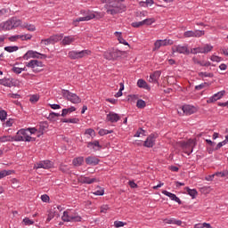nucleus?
Returning <instances> with one entry per match:
<instances>
[{
	"instance_id": "obj_1",
	"label": "nucleus",
	"mask_w": 228,
	"mask_h": 228,
	"mask_svg": "<svg viewBox=\"0 0 228 228\" xmlns=\"http://www.w3.org/2000/svg\"><path fill=\"white\" fill-rule=\"evenodd\" d=\"M126 0H102V3H106L105 10L108 15H118V13H123L126 12V4H122Z\"/></svg>"
},
{
	"instance_id": "obj_2",
	"label": "nucleus",
	"mask_w": 228,
	"mask_h": 228,
	"mask_svg": "<svg viewBox=\"0 0 228 228\" xmlns=\"http://www.w3.org/2000/svg\"><path fill=\"white\" fill-rule=\"evenodd\" d=\"M14 142H35V138L29 135V130L28 129H20L17 132V134L12 137Z\"/></svg>"
},
{
	"instance_id": "obj_3",
	"label": "nucleus",
	"mask_w": 228,
	"mask_h": 228,
	"mask_svg": "<svg viewBox=\"0 0 228 228\" xmlns=\"http://www.w3.org/2000/svg\"><path fill=\"white\" fill-rule=\"evenodd\" d=\"M92 54V51L90 50H82V51H70L68 53V56L70 60H81V58H86V56H90Z\"/></svg>"
},
{
	"instance_id": "obj_4",
	"label": "nucleus",
	"mask_w": 228,
	"mask_h": 228,
	"mask_svg": "<svg viewBox=\"0 0 228 228\" xmlns=\"http://www.w3.org/2000/svg\"><path fill=\"white\" fill-rule=\"evenodd\" d=\"M61 94L62 96L67 99V101H69V102H72V104H79V102H81V98L77 96V94L70 93L69 90L63 89Z\"/></svg>"
},
{
	"instance_id": "obj_5",
	"label": "nucleus",
	"mask_w": 228,
	"mask_h": 228,
	"mask_svg": "<svg viewBox=\"0 0 228 228\" xmlns=\"http://www.w3.org/2000/svg\"><path fill=\"white\" fill-rule=\"evenodd\" d=\"M26 67L28 69H32L33 72L38 73L42 72L44 62L38 60H31L30 61L26 63Z\"/></svg>"
},
{
	"instance_id": "obj_6",
	"label": "nucleus",
	"mask_w": 228,
	"mask_h": 228,
	"mask_svg": "<svg viewBox=\"0 0 228 228\" xmlns=\"http://www.w3.org/2000/svg\"><path fill=\"white\" fill-rule=\"evenodd\" d=\"M122 54V51L117 49H110L103 53V57L105 58V60L109 61L118 60V58H121Z\"/></svg>"
},
{
	"instance_id": "obj_7",
	"label": "nucleus",
	"mask_w": 228,
	"mask_h": 228,
	"mask_svg": "<svg viewBox=\"0 0 228 228\" xmlns=\"http://www.w3.org/2000/svg\"><path fill=\"white\" fill-rule=\"evenodd\" d=\"M63 222H81L82 218L77 214H72V212L64 211L61 216Z\"/></svg>"
},
{
	"instance_id": "obj_8",
	"label": "nucleus",
	"mask_w": 228,
	"mask_h": 228,
	"mask_svg": "<svg viewBox=\"0 0 228 228\" xmlns=\"http://www.w3.org/2000/svg\"><path fill=\"white\" fill-rule=\"evenodd\" d=\"M63 38V34H57L50 37L46 39H42L41 44H44L45 45H54V44H57V42H60Z\"/></svg>"
},
{
	"instance_id": "obj_9",
	"label": "nucleus",
	"mask_w": 228,
	"mask_h": 228,
	"mask_svg": "<svg viewBox=\"0 0 228 228\" xmlns=\"http://www.w3.org/2000/svg\"><path fill=\"white\" fill-rule=\"evenodd\" d=\"M23 60H29L30 58H37L40 60H44L47 58V55L42 54L37 51L33 50H28L24 55H23Z\"/></svg>"
},
{
	"instance_id": "obj_10",
	"label": "nucleus",
	"mask_w": 228,
	"mask_h": 228,
	"mask_svg": "<svg viewBox=\"0 0 228 228\" xmlns=\"http://www.w3.org/2000/svg\"><path fill=\"white\" fill-rule=\"evenodd\" d=\"M172 52L173 53H178V54H185L188 56L190 54V48H188L187 45H176L172 47Z\"/></svg>"
},
{
	"instance_id": "obj_11",
	"label": "nucleus",
	"mask_w": 228,
	"mask_h": 228,
	"mask_svg": "<svg viewBox=\"0 0 228 228\" xmlns=\"http://www.w3.org/2000/svg\"><path fill=\"white\" fill-rule=\"evenodd\" d=\"M205 32L204 30H188L183 33V37L185 38L196 37L199 38L200 37H204Z\"/></svg>"
},
{
	"instance_id": "obj_12",
	"label": "nucleus",
	"mask_w": 228,
	"mask_h": 228,
	"mask_svg": "<svg viewBox=\"0 0 228 228\" xmlns=\"http://www.w3.org/2000/svg\"><path fill=\"white\" fill-rule=\"evenodd\" d=\"M34 168H36V170H38V168L49 170V168H53V162H51V160H42L35 164Z\"/></svg>"
},
{
	"instance_id": "obj_13",
	"label": "nucleus",
	"mask_w": 228,
	"mask_h": 228,
	"mask_svg": "<svg viewBox=\"0 0 228 228\" xmlns=\"http://www.w3.org/2000/svg\"><path fill=\"white\" fill-rule=\"evenodd\" d=\"M224 95H225V90L220 91V92L215 94L214 95H212L211 97H209L207 100V102H208V104L216 102V101H220V99H222V97H224Z\"/></svg>"
},
{
	"instance_id": "obj_14",
	"label": "nucleus",
	"mask_w": 228,
	"mask_h": 228,
	"mask_svg": "<svg viewBox=\"0 0 228 228\" xmlns=\"http://www.w3.org/2000/svg\"><path fill=\"white\" fill-rule=\"evenodd\" d=\"M78 182L81 184H94V183H98L99 180L97 178H90L88 176L81 175L78 178Z\"/></svg>"
},
{
	"instance_id": "obj_15",
	"label": "nucleus",
	"mask_w": 228,
	"mask_h": 228,
	"mask_svg": "<svg viewBox=\"0 0 228 228\" xmlns=\"http://www.w3.org/2000/svg\"><path fill=\"white\" fill-rule=\"evenodd\" d=\"M0 85L12 88V86H17V80L13 78H3L0 79Z\"/></svg>"
},
{
	"instance_id": "obj_16",
	"label": "nucleus",
	"mask_w": 228,
	"mask_h": 228,
	"mask_svg": "<svg viewBox=\"0 0 228 228\" xmlns=\"http://www.w3.org/2000/svg\"><path fill=\"white\" fill-rule=\"evenodd\" d=\"M182 110L184 115H193V113H197V107L193 105H183Z\"/></svg>"
},
{
	"instance_id": "obj_17",
	"label": "nucleus",
	"mask_w": 228,
	"mask_h": 228,
	"mask_svg": "<svg viewBox=\"0 0 228 228\" xmlns=\"http://www.w3.org/2000/svg\"><path fill=\"white\" fill-rule=\"evenodd\" d=\"M107 122H110L111 124H115L120 120V116L115 112H110L106 117Z\"/></svg>"
},
{
	"instance_id": "obj_18",
	"label": "nucleus",
	"mask_w": 228,
	"mask_h": 228,
	"mask_svg": "<svg viewBox=\"0 0 228 228\" xmlns=\"http://www.w3.org/2000/svg\"><path fill=\"white\" fill-rule=\"evenodd\" d=\"M13 29L12 20H8L5 22L0 23V31H10Z\"/></svg>"
},
{
	"instance_id": "obj_19",
	"label": "nucleus",
	"mask_w": 228,
	"mask_h": 228,
	"mask_svg": "<svg viewBox=\"0 0 228 228\" xmlns=\"http://www.w3.org/2000/svg\"><path fill=\"white\" fill-rule=\"evenodd\" d=\"M92 19H95V13H94L92 12H88L87 15H86L84 17L77 18L75 20V22H85V21L92 20Z\"/></svg>"
},
{
	"instance_id": "obj_20",
	"label": "nucleus",
	"mask_w": 228,
	"mask_h": 228,
	"mask_svg": "<svg viewBox=\"0 0 228 228\" xmlns=\"http://www.w3.org/2000/svg\"><path fill=\"white\" fill-rule=\"evenodd\" d=\"M100 162L101 160L97 157L89 156L86 158V165H90L91 167H96V165Z\"/></svg>"
},
{
	"instance_id": "obj_21",
	"label": "nucleus",
	"mask_w": 228,
	"mask_h": 228,
	"mask_svg": "<svg viewBox=\"0 0 228 228\" xmlns=\"http://www.w3.org/2000/svg\"><path fill=\"white\" fill-rule=\"evenodd\" d=\"M87 148L88 149H93V151H101V149H102V145H101L99 143V141H94V142H87Z\"/></svg>"
},
{
	"instance_id": "obj_22",
	"label": "nucleus",
	"mask_w": 228,
	"mask_h": 228,
	"mask_svg": "<svg viewBox=\"0 0 228 228\" xmlns=\"http://www.w3.org/2000/svg\"><path fill=\"white\" fill-rule=\"evenodd\" d=\"M162 193L163 195H166V197H169L171 200L177 202V204H183V201H181V199H179L175 194L169 192L167 191H162Z\"/></svg>"
},
{
	"instance_id": "obj_23",
	"label": "nucleus",
	"mask_w": 228,
	"mask_h": 228,
	"mask_svg": "<svg viewBox=\"0 0 228 228\" xmlns=\"http://www.w3.org/2000/svg\"><path fill=\"white\" fill-rule=\"evenodd\" d=\"M76 42V37L74 36H66L61 40L62 45H70V44H74Z\"/></svg>"
},
{
	"instance_id": "obj_24",
	"label": "nucleus",
	"mask_w": 228,
	"mask_h": 228,
	"mask_svg": "<svg viewBox=\"0 0 228 228\" xmlns=\"http://www.w3.org/2000/svg\"><path fill=\"white\" fill-rule=\"evenodd\" d=\"M60 214L58 213V210H56V208H51L46 221L51 222L53 218H58Z\"/></svg>"
},
{
	"instance_id": "obj_25",
	"label": "nucleus",
	"mask_w": 228,
	"mask_h": 228,
	"mask_svg": "<svg viewBox=\"0 0 228 228\" xmlns=\"http://www.w3.org/2000/svg\"><path fill=\"white\" fill-rule=\"evenodd\" d=\"M160 77H161V71H159V70L154 71L150 76L149 82L150 83H158V79H159Z\"/></svg>"
},
{
	"instance_id": "obj_26",
	"label": "nucleus",
	"mask_w": 228,
	"mask_h": 228,
	"mask_svg": "<svg viewBox=\"0 0 228 228\" xmlns=\"http://www.w3.org/2000/svg\"><path fill=\"white\" fill-rule=\"evenodd\" d=\"M154 134H151L150 136L147 137L146 141H144V147H148V148H151V147H154Z\"/></svg>"
},
{
	"instance_id": "obj_27",
	"label": "nucleus",
	"mask_w": 228,
	"mask_h": 228,
	"mask_svg": "<svg viewBox=\"0 0 228 228\" xmlns=\"http://www.w3.org/2000/svg\"><path fill=\"white\" fill-rule=\"evenodd\" d=\"M11 22L12 24V29H15V28H19V26L22 28V20H20L17 17L11 18Z\"/></svg>"
},
{
	"instance_id": "obj_28",
	"label": "nucleus",
	"mask_w": 228,
	"mask_h": 228,
	"mask_svg": "<svg viewBox=\"0 0 228 228\" xmlns=\"http://www.w3.org/2000/svg\"><path fill=\"white\" fill-rule=\"evenodd\" d=\"M137 86L139 88H144V90H151L149 84H147V82L142 78L137 81Z\"/></svg>"
},
{
	"instance_id": "obj_29",
	"label": "nucleus",
	"mask_w": 228,
	"mask_h": 228,
	"mask_svg": "<svg viewBox=\"0 0 228 228\" xmlns=\"http://www.w3.org/2000/svg\"><path fill=\"white\" fill-rule=\"evenodd\" d=\"M200 53L201 54H208V53H211L213 51V45H205L204 46L200 47Z\"/></svg>"
},
{
	"instance_id": "obj_30",
	"label": "nucleus",
	"mask_w": 228,
	"mask_h": 228,
	"mask_svg": "<svg viewBox=\"0 0 228 228\" xmlns=\"http://www.w3.org/2000/svg\"><path fill=\"white\" fill-rule=\"evenodd\" d=\"M114 35H116V37H118V40L119 44H123V45L129 46V43H127V41H126V39H124V37H122V32H115Z\"/></svg>"
},
{
	"instance_id": "obj_31",
	"label": "nucleus",
	"mask_w": 228,
	"mask_h": 228,
	"mask_svg": "<svg viewBox=\"0 0 228 228\" xmlns=\"http://www.w3.org/2000/svg\"><path fill=\"white\" fill-rule=\"evenodd\" d=\"M73 111H76V107H74V106H71L68 109H63L61 116L67 117V115H69V113H73Z\"/></svg>"
},
{
	"instance_id": "obj_32",
	"label": "nucleus",
	"mask_w": 228,
	"mask_h": 228,
	"mask_svg": "<svg viewBox=\"0 0 228 228\" xmlns=\"http://www.w3.org/2000/svg\"><path fill=\"white\" fill-rule=\"evenodd\" d=\"M22 29H28V31H37V27L33 24L24 23L21 25Z\"/></svg>"
},
{
	"instance_id": "obj_33",
	"label": "nucleus",
	"mask_w": 228,
	"mask_h": 228,
	"mask_svg": "<svg viewBox=\"0 0 228 228\" xmlns=\"http://www.w3.org/2000/svg\"><path fill=\"white\" fill-rule=\"evenodd\" d=\"M85 163V158L83 157H77V159H73V165L74 167H81Z\"/></svg>"
},
{
	"instance_id": "obj_34",
	"label": "nucleus",
	"mask_w": 228,
	"mask_h": 228,
	"mask_svg": "<svg viewBox=\"0 0 228 228\" xmlns=\"http://www.w3.org/2000/svg\"><path fill=\"white\" fill-rule=\"evenodd\" d=\"M165 222L167 224H173L175 225H181L183 224V221L176 220L175 218L166 219Z\"/></svg>"
},
{
	"instance_id": "obj_35",
	"label": "nucleus",
	"mask_w": 228,
	"mask_h": 228,
	"mask_svg": "<svg viewBox=\"0 0 228 228\" xmlns=\"http://www.w3.org/2000/svg\"><path fill=\"white\" fill-rule=\"evenodd\" d=\"M185 190H186L188 195L192 197V199H195V197H197V194H198L197 190L190 189V187H186Z\"/></svg>"
},
{
	"instance_id": "obj_36",
	"label": "nucleus",
	"mask_w": 228,
	"mask_h": 228,
	"mask_svg": "<svg viewBox=\"0 0 228 228\" xmlns=\"http://www.w3.org/2000/svg\"><path fill=\"white\" fill-rule=\"evenodd\" d=\"M193 143H195V142H193V140L190 139L188 142H182L181 147H183V149H188V147H191V145H193Z\"/></svg>"
},
{
	"instance_id": "obj_37",
	"label": "nucleus",
	"mask_w": 228,
	"mask_h": 228,
	"mask_svg": "<svg viewBox=\"0 0 228 228\" xmlns=\"http://www.w3.org/2000/svg\"><path fill=\"white\" fill-rule=\"evenodd\" d=\"M156 22V20L154 18H148L142 20V24L144 26H151Z\"/></svg>"
},
{
	"instance_id": "obj_38",
	"label": "nucleus",
	"mask_w": 228,
	"mask_h": 228,
	"mask_svg": "<svg viewBox=\"0 0 228 228\" xmlns=\"http://www.w3.org/2000/svg\"><path fill=\"white\" fill-rule=\"evenodd\" d=\"M159 42L162 47L165 45H172L174 44V41L172 39L159 40Z\"/></svg>"
},
{
	"instance_id": "obj_39",
	"label": "nucleus",
	"mask_w": 228,
	"mask_h": 228,
	"mask_svg": "<svg viewBox=\"0 0 228 228\" xmlns=\"http://www.w3.org/2000/svg\"><path fill=\"white\" fill-rule=\"evenodd\" d=\"M111 133H113V130H106L104 128H101L98 132V134H100V136H104L106 134H111Z\"/></svg>"
},
{
	"instance_id": "obj_40",
	"label": "nucleus",
	"mask_w": 228,
	"mask_h": 228,
	"mask_svg": "<svg viewBox=\"0 0 228 228\" xmlns=\"http://www.w3.org/2000/svg\"><path fill=\"white\" fill-rule=\"evenodd\" d=\"M136 106H137V108H139V110H143V108H145V106H147V103H145V101L140 99L137 101Z\"/></svg>"
},
{
	"instance_id": "obj_41",
	"label": "nucleus",
	"mask_w": 228,
	"mask_h": 228,
	"mask_svg": "<svg viewBox=\"0 0 228 228\" xmlns=\"http://www.w3.org/2000/svg\"><path fill=\"white\" fill-rule=\"evenodd\" d=\"M4 51L7 53H15L16 51H19V46H5Z\"/></svg>"
},
{
	"instance_id": "obj_42",
	"label": "nucleus",
	"mask_w": 228,
	"mask_h": 228,
	"mask_svg": "<svg viewBox=\"0 0 228 228\" xmlns=\"http://www.w3.org/2000/svg\"><path fill=\"white\" fill-rule=\"evenodd\" d=\"M12 175V171L11 170H2L0 171V179H4V177H6V175Z\"/></svg>"
},
{
	"instance_id": "obj_43",
	"label": "nucleus",
	"mask_w": 228,
	"mask_h": 228,
	"mask_svg": "<svg viewBox=\"0 0 228 228\" xmlns=\"http://www.w3.org/2000/svg\"><path fill=\"white\" fill-rule=\"evenodd\" d=\"M39 100H40V96H38V94H33L29 98V101L30 102H32V104H35V102H38Z\"/></svg>"
},
{
	"instance_id": "obj_44",
	"label": "nucleus",
	"mask_w": 228,
	"mask_h": 228,
	"mask_svg": "<svg viewBox=\"0 0 228 228\" xmlns=\"http://www.w3.org/2000/svg\"><path fill=\"white\" fill-rule=\"evenodd\" d=\"M145 136V130H143L142 128H139L135 134L134 135L135 138H140V135Z\"/></svg>"
},
{
	"instance_id": "obj_45",
	"label": "nucleus",
	"mask_w": 228,
	"mask_h": 228,
	"mask_svg": "<svg viewBox=\"0 0 228 228\" xmlns=\"http://www.w3.org/2000/svg\"><path fill=\"white\" fill-rule=\"evenodd\" d=\"M200 77H213V73H208V72H200L198 74Z\"/></svg>"
},
{
	"instance_id": "obj_46",
	"label": "nucleus",
	"mask_w": 228,
	"mask_h": 228,
	"mask_svg": "<svg viewBox=\"0 0 228 228\" xmlns=\"http://www.w3.org/2000/svg\"><path fill=\"white\" fill-rule=\"evenodd\" d=\"M85 134H88L89 136L94 138V136H95V130H94L92 128H88L86 130Z\"/></svg>"
},
{
	"instance_id": "obj_47",
	"label": "nucleus",
	"mask_w": 228,
	"mask_h": 228,
	"mask_svg": "<svg viewBox=\"0 0 228 228\" xmlns=\"http://www.w3.org/2000/svg\"><path fill=\"white\" fill-rule=\"evenodd\" d=\"M6 117H8L6 110H0V120H2V122L6 120Z\"/></svg>"
},
{
	"instance_id": "obj_48",
	"label": "nucleus",
	"mask_w": 228,
	"mask_h": 228,
	"mask_svg": "<svg viewBox=\"0 0 228 228\" xmlns=\"http://www.w3.org/2000/svg\"><path fill=\"white\" fill-rule=\"evenodd\" d=\"M47 128V123H40L39 125V133L43 134L44 131Z\"/></svg>"
},
{
	"instance_id": "obj_49",
	"label": "nucleus",
	"mask_w": 228,
	"mask_h": 228,
	"mask_svg": "<svg viewBox=\"0 0 228 228\" xmlns=\"http://www.w3.org/2000/svg\"><path fill=\"white\" fill-rule=\"evenodd\" d=\"M131 26H132V28H142V26H144L143 20L132 22Z\"/></svg>"
},
{
	"instance_id": "obj_50",
	"label": "nucleus",
	"mask_w": 228,
	"mask_h": 228,
	"mask_svg": "<svg viewBox=\"0 0 228 228\" xmlns=\"http://www.w3.org/2000/svg\"><path fill=\"white\" fill-rule=\"evenodd\" d=\"M11 140H12L11 136L4 135L0 137V143H4V142H11Z\"/></svg>"
},
{
	"instance_id": "obj_51",
	"label": "nucleus",
	"mask_w": 228,
	"mask_h": 228,
	"mask_svg": "<svg viewBox=\"0 0 228 228\" xmlns=\"http://www.w3.org/2000/svg\"><path fill=\"white\" fill-rule=\"evenodd\" d=\"M126 224L122 222V221H115L114 222V226L116 228H119V227H124V225H126Z\"/></svg>"
},
{
	"instance_id": "obj_52",
	"label": "nucleus",
	"mask_w": 228,
	"mask_h": 228,
	"mask_svg": "<svg viewBox=\"0 0 228 228\" xmlns=\"http://www.w3.org/2000/svg\"><path fill=\"white\" fill-rule=\"evenodd\" d=\"M23 223L25 224V225H33L35 224V222L30 220L28 217H25L23 219Z\"/></svg>"
},
{
	"instance_id": "obj_53",
	"label": "nucleus",
	"mask_w": 228,
	"mask_h": 228,
	"mask_svg": "<svg viewBox=\"0 0 228 228\" xmlns=\"http://www.w3.org/2000/svg\"><path fill=\"white\" fill-rule=\"evenodd\" d=\"M216 175L217 177H227L228 171L217 172V173H216Z\"/></svg>"
},
{
	"instance_id": "obj_54",
	"label": "nucleus",
	"mask_w": 228,
	"mask_h": 228,
	"mask_svg": "<svg viewBox=\"0 0 228 228\" xmlns=\"http://www.w3.org/2000/svg\"><path fill=\"white\" fill-rule=\"evenodd\" d=\"M31 38H33V36L31 34L21 35V40L22 41L31 40Z\"/></svg>"
},
{
	"instance_id": "obj_55",
	"label": "nucleus",
	"mask_w": 228,
	"mask_h": 228,
	"mask_svg": "<svg viewBox=\"0 0 228 228\" xmlns=\"http://www.w3.org/2000/svg\"><path fill=\"white\" fill-rule=\"evenodd\" d=\"M206 86H208V82H205V83L196 86L195 90H202Z\"/></svg>"
},
{
	"instance_id": "obj_56",
	"label": "nucleus",
	"mask_w": 228,
	"mask_h": 228,
	"mask_svg": "<svg viewBox=\"0 0 228 228\" xmlns=\"http://www.w3.org/2000/svg\"><path fill=\"white\" fill-rule=\"evenodd\" d=\"M58 117H61V114L60 113H55V112H51L49 114V118H52V120H53V118H56Z\"/></svg>"
},
{
	"instance_id": "obj_57",
	"label": "nucleus",
	"mask_w": 228,
	"mask_h": 228,
	"mask_svg": "<svg viewBox=\"0 0 228 228\" xmlns=\"http://www.w3.org/2000/svg\"><path fill=\"white\" fill-rule=\"evenodd\" d=\"M227 141H223L221 142H218L216 147V151H218L219 149H222V147H224V145H226Z\"/></svg>"
},
{
	"instance_id": "obj_58",
	"label": "nucleus",
	"mask_w": 228,
	"mask_h": 228,
	"mask_svg": "<svg viewBox=\"0 0 228 228\" xmlns=\"http://www.w3.org/2000/svg\"><path fill=\"white\" fill-rule=\"evenodd\" d=\"M211 61H216L217 63L222 61V57H218L216 55H213L211 58H210Z\"/></svg>"
},
{
	"instance_id": "obj_59",
	"label": "nucleus",
	"mask_w": 228,
	"mask_h": 228,
	"mask_svg": "<svg viewBox=\"0 0 228 228\" xmlns=\"http://www.w3.org/2000/svg\"><path fill=\"white\" fill-rule=\"evenodd\" d=\"M60 170H61V172H63L64 174H67V172H69V167L65 165H61L60 166Z\"/></svg>"
},
{
	"instance_id": "obj_60",
	"label": "nucleus",
	"mask_w": 228,
	"mask_h": 228,
	"mask_svg": "<svg viewBox=\"0 0 228 228\" xmlns=\"http://www.w3.org/2000/svg\"><path fill=\"white\" fill-rule=\"evenodd\" d=\"M41 200H42L43 202H49V195H47V194H43V195L41 196Z\"/></svg>"
},
{
	"instance_id": "obj_61",
	"label": "nucleus",
	"mask_w": 228,
	"mask_h": 228,
	"mask_svg": "<svg viewBox=\"0 0 228 228\" xmlns=\"http://www.w3.org/2000/svg\"><path fill=\"white\" fill-rule=\"evenodd\" d=\"M94 195H99V196L104 195V189H100V190H98V191H95L94 192Z\"/></svg>"
},
{
	"instance_id": "obj_62",
	"label": "nucleus",
	"mask_w": 228,
	"mask_h": 228,
	"mask_svg": "<svg viewBox=\"0 0 228 228\" xmlns=\"http://www.w3.org/2000/svg\"><path fill=\"white\" fill-rule=\"evenodd\" d=\"M200 47H197V48H193L191 50V54H199V53H200Z\"/></svg>"
},
{
	"instance_id": "obj_63",
	"label": "nucleus",
	"mask_w": 228,
	"mask_h": 228,
	"mask_svg": "<svg viewBox=\"0 0 228 228\" xmlns=\"http://www.w3.org/2000/svg\"><path fill=\"white\" fill-rule=\"evenodd\" d=\"M110 209V207L108 205H103L101 207V213H106Z\"/></svg>"
},
{
	"instance_id": "obj_64",
	"label": "nucleus",
	"mask_w": 228,
	"mask_h": 228,
	"mask_svg": "<svg viewBox=\"0 0 228 228\" xmlns=\"http://www.w3.org/2000/svg\"><path fill=\"white\" fill-rule=\"evenodd\" d=\"M12 71L14 72V74H20L21 73L20 68H17V67H13L12 69Z\"/></svg>"
}]
</instances>
